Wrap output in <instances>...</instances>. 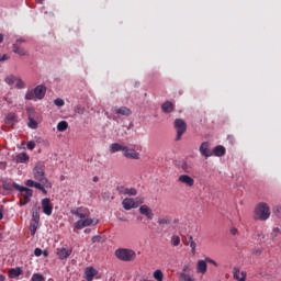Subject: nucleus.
<instances>
[{
    "label": "nucleus",
    "mask_w": 281,
    "mask_h": 281,
    "mask_svg": "<svg viewBox=\"0 0 281 281\" xmlns=\"http://www.w3.org/2000/svg\"><path fill=\"white\" fill-rule=\"evenodd\" d=\"M114 256L122 262H133L137 258V252L128 248H119L115 250Z\"/></svg>",
    "instance_id": "1"
},
{
    "label": "nucleus",
    "mask_w": 281,
    "mask_h": 281,
    "mask_svg": "<svg viewBox=\"0 0 281 281\" xmlns=\"http://www.w3.org/2000/svg\"><path fill=\"white\" fill-rule=\"evenodd\" d=\"M271 216V209L269 204L261 202L255 209L256 221H269Z\"/></svg>",
    "instance_id": "2"
},
{
    "label": "nucleus",
    "mask_w": 281,
    "mask_h": 281,
    "mask_svg": "<svg viewBox=\"0 0 281 281\" xmlns=\"http://www.w3.org/2000/svg\"><path fill=\"white\" fill-rule=\"evenodd\" d=\"M47 93V88L43 85H40L34 88V90H27L25 94V100H43Z\"/></svg>",
    "instance_id": "3"
},
{
    "label": "nucleus",
    "mask_w": 281,
    "mask_h": 281,
    "mask_svg": "<svg viewBox=\"0 0 281 281\" xmlns=\"http://www.w3.org/2000/svg\"><path fill=\"white\" fill-rule=\"evenodd\" d=\"M33 177L35 181H40V183H44L45 188H52V182L45 177V167L37 165L33 169Z\"/></svg>",
    "instance_id": "4"
},
{
    "label": "nucleus",
    "mask_w": 281,
    "mask_h": 281,
    "mask_svg": "<svg viewBox=\"0 0 281 281\" xmlns=\"http://www.w3.org/2000/svg\"><path fill=\"white\" fill-rule=\"evenodd\" d=\"M16 191L21 193V196L23 200H20V205H27L32 201V196L34 194V191L32 189L26 187L16 186Z\"/></svg>",
    "instance_id": "5"
},
{
    "label": "nucleus",
    "mask_w": 281,
    "mask_h": 281,
    "mask_svg": "<svg viewBox=\"0 0 281 281\" xmlns=\"http://www.w3.org/2000/svg\"><path fill=\"white\" fill-rule=\"evenodd\" d=\"M173 126L177 131L176 142H179L181 137H183V133L188 131V124L182 119H176L173 122Z\"/></svg>",
    "instance_id": "6"
},
{
    "label": "nucleus",
    "mask_w": 281,
    "mask_h": 281,
    "mask_svg": "<svg viewBox=\"0 0 281 281\" xmlns=\"http://www.w3.org/2000/svg\"><path fill=\"white\" fill-rule=\"evenodd\" d=\"M99 221L95 218L86 217L79 220L74 224L75 229H85V227H91V225H98Z\"/></svg>",
    "instance_id": "7"
},
{
    "label": "nucleus",
    "mask_w": 281,
    "mask_h": 281,
    "mask_svg": "<svg viewBox=\"0 0 281 281\" xmlns=\"http://www.w3.org/2000/svg\"><path fill=\"white\" fill-rule=\"evenodd\" d=\"M21 43H25V38H18L15 43L13 44V52L14 54H18L19 56H27V50L25 48L21 47Z\"/></svg>",
    "instance_id": "8"
},
{
    "label": "nucleus",
    "mask_w": 281,
    "mask_h": 281,
    "mask_svg": "<svg viewBox=\"0 0 281 281\" xmlns=\"http://www.w3.org/2000/svg\"><path fill=\"white\" fill-rule=\"evenodd\" d=\"M70 214H72L74 216H78V218H81V221H83V218H89L91 213L89 212V209L78 207L77 210H71Z\"/></svg>",
    "instance_id": "9"
},
{
    "label": "nucleus",
    "mask_w": 281,
    "mask_h": 281,
    "mask_svg": "<svg viewBox=\"0 0 281 281\" xmlns=\"http://www.w3.org/2000/svg\"><path fill=\"white\" fill-rule=\"evenodd\" d=\"M42 210L46 216H52V213L54 212V205L52 204V200H49V198L42 200Z\"/></svg>",
    "instance_id": "10"
},
{
    "label": "nucleus",
    "mask_w": 281,
    "mask_h": 281,
    "mask_svg": "<svg viewBox=\"0 0 281 281\" xmlns=\"http://www.w3.org/2000/svg\"><path fill=\"white\" fill-rule=\"evenodd\" d=\"M178 183H182L187 188H193L194 187V178H192L188 175H180L178 177Z\"/></svg>",
    "instance_id": "11"
},
{
    "label": "nucleus",
    "mask_w": 281,
    "mask_h": 281,
    "mask_svg": "<svg viewBox=\"0 0 281 281\" xmlns=\"http://www.w3.org/2000/svg\"><path fill=\"white\" fill-rule=\"evenodd\" d=\"M26 113H27V116H29V128H33V130H36L38 128V122H36V120H34V109L33 108H27L26 109Z\"/></svg>",
    "instance_id": "12"
},
{
    "label": "nucleus",
    "mask_w": 281,
    "mask_h": 281,
    "mask_svg": "<svg viewBox=\"0 0 281 281\" xmlns=\"http://www.w3.org/2000/svg\"><path fill=\"white\" fill-rule=\"evenodd\" d=\"M119 194H124L125 196H136L137 195V189L135 188H126L124 186L116 188Z\"/></svg>",
    "instance_id": "13"
},
{
    "label": "nucleus",
    "mask_w": 281,
    "mask_h": 281,
    "mask_svg": "<svg viewBox=\"0 0 281 281\" xmlns=\"http://www.w3.org/2000/svg\"><path fill=\"white\" fill-rule=\"evenodd\" d=\"M123 157H125V159H139V153L125 146V149H123Z\"/></svg>",
    "instance_id": "14"
},
{
    "label": "nucleus",
    "mask_w": 281,
    "mask_h": 281,
    "mask_svg": "<svg viewBox=\"0 0 281 281\" xmlns=\"http://www.w3.org/2000/svg\"><path fill=\"white\" fill-rule=\"evenodd\" d=\"M71 254H74V249L71 248H57V256L59 260H67Z\"/></svg>",
    "instance_id": "15"
},
{
    "label": "nucleus",
    "mask_w": 281,
    "mask_h": 281,
    "mask_svg": "<svg viewBox=\"0 0 281 281\" xmlns=\"http://www.w3.org/2000/svg\"><path fill=\"white\" fill-rule=\"evenodd\" d=\"M200 154L202 157H212L213 153L212 150L210 149V143L209 142H203L201 145H200Z\"/></svg>",
    "instance_id": "16"
},
{
    "label": "nucleus",
    "mask_w": 281,
    "mask_h": 281,
    "mask_svg": "<svg viewBox=\"0 0 281 281\" xmlns=\"http://www.w3.org/2000/svg\"><path fill=\"white\" fill-rule=\"evenodd\" d=\"M233 278H234V280H237V281H245V280H247V272H245V271L240 272V268L235 267L233 269Z\"/></svg>",
    "instance_id": "17"
},
{
    "label": "nucleus",
    "mask_w": 281,
    "mask_h": 281,
    "mask_svg": "<svg viewBox=\"0 0 281 281\" xmlns=\"http://www.w3.org/2000/svg\"><path fill=\"white\" fill-rule=\"evenodd\" d=\"M196 273H200L201 276H205L207 273V261L201 259L196 262Z\"/></svg>",
    "instance_id": "18"
},
{
    "label": "nucleus",
    "mask_w": 281,
    "mask_h": 281,
    "mask_svg": "<svg viewBox=\"0 0 281 281\" xmlns=\"http://www.w3.org/2000/svg\"><path fill=\"white\" fill-rule=\"evenodd\" d=\"M139 212L143 216H146L148 221H153V216H155V214H153V209L148 207V205H142Z\"/></svg>",
    "instance_id": "19"
},
{
    "label": "nucleus",
    "mask_w": 281,
    "mask_h": 281,
    "mask_svg": "<svg viewBox=\"0 0 281 281\" xmlns=\"http://www.w3.org/2000/svg\"><path fill=\"white\" fill-rule=\"evenodd\" d=\"M97 274H98V270H95V268L93 267H87L85 269V276L87 281H93Z\"/></svg>",
    "instance_id": "20"
},
{
    "label": "nucleus",
    "mask_w": 281,
    "mask_h": 281,
    "mask_svg": "<svg viewBox=\"0 0 281 281\" xmlns=\"http://www.w3.org/2000/svg\"><path fill=\"white\" fill-rule=\"evenodd\" d=\"M122 205L124 210H127V211L137 207V203H135V200L131 198H125L122 202Z\"/></svg>",
    "instance_id": "21"
},
{
    "label": "nucleus",
    "mask_w": 281,
    "mask_h": 281,
    "mask_svg": "<svg viewBox=\"0 0 281 281\" xmlns=\"http://www.w3.org/2000/svg\"><path fill=\"white\" fill-rule=\"evenodd\" d=\"M15 164H27L30 161V156L25 153H20L14 157Z\"/></svg>",
    "instance_id": "22"
},
{
    "label": "nucleus",
    "mask_w": 281,
    "mask_h": 281,
    "mask_svg": "<svg viewBox=\"0 0 281 281\" xmlns=\"http://www.w3.org/2000/svg\"><path fill=\"white\" fill-rule=\"evenodd\" d=\"M116 115H131L133 112L131 111V109L126 108V106H121V108H113L112 110Z\"/></svg>",
    "instance_id": "23"
},
{
    "label": "nucleus",
    "mask_w": 281,
    "mask_h": 281,
    "mask_svg": "<svg viewBox=\"0 0 281 281\" xmlns=\"http://www.w3.org/2000/svg\"><path fill=\"white\" fill-rule=\"evenodd\" d=\"M16 186H21V184L16 183V182H9L8 180L2 181V188L7 192H12V190H16Z\"/></svg>",
    "instance_id": "24"
},
{
    "label": "nucleus",
    "mask_w": 281,
    "mask_h": 281,
    "mask_svg": "<svg viewBox=\"0 0 281 281\" xmlns=\"http://www.w3.org/2000/svg\"><path fill=\"white\" fill-rule=\"evenodd\" d=\"M126 146L121 145L119 143H113L110 145V153L115 154V153H124V149Z\"/></svg>",
    "instance_id": "25"
},
{
    "label": "nucleus",
    "mask_w": 281,
    "mask_h": 281,
    "mask_svg": "<svg viewBox=\"0 0 281 281\" xmlns=\"http://www.w3.org/2000/svg\"><path fill=\"white\" fill-rule=\"evenodd\" d=\"M161 109L162 113H172V111H175V104L170 101H166L162 103Z\"/></svg>",
    "instance_id": "26"
},
{
    "label": "nucleus",
    "mask_w": 281,
    "mask_h": 281,
    "mask_svg": "<svg viewBox=\"0 0 281 281\" xmlns=\"http://www.w3.org/2000/svg\"><path fill=\"white\" fill-rule=\"evenodd\" d=\"M19 276H23V270H21V268L16 267L9 270V278L11 280H13L14 278H19Z\"/></svg>",
    "instance_id": "27"
},
{
    "label": "nucleus",
    "mask_w": 281,
    "mask_h": 281,
    "mask_svg": "<svg viewBox=\"0 0 281 281\" xmlns=\"http://www.w3.org/2000/svg\"><path fill=\"white\" fill-rule=\"evenodd\" d=\"M212 153L215 157H223L226 153V149L224 146L218 145V146L214 147Z\"/></svg>",
    "instance_id": "28"
},
{
    "label": "nucleus",
    "mask_w": 281,
    "mask_h": 281,
    "mask_svg": "<svg viewBox=\"0 0 281 281\" xmlns=\"http://www.w3.org/2000/svg\"><path fill=\"white\" fill-rule=\"evenodd\" d=\"M67 128H69V123H67V121H60L57 124V131H59V133L67 131Z\"/></svg>",
    "instance_id": "29"
},
{
    "label": "nucleus",
    "mask_w": 281,
    "mask_h": 281,
    "mask_svg": "<svg viewBox=\"0 0 281 281\" xmlns=\"http://www.w3.org/2000/svg\"><path fill=\"white\" fill-rule=\"evenodd\" d=\"M32 223H41V213L38 209L32 211Z\"/></svg>",
    "instance_id": "30"
},
{
    "label": "nucleus",
    "mask_w": 281,
    "mask_h": 281,
    "mask_svg": "<svg viewBox=\"0 0 281 281\" xmlns=\"http://www.w3.org/2000/svg\"><path fill=\"white\" fill-rule=\"evenodd\" d=\"M180 278L183 281H196V279H194V276L190 274V272H180Z\"/></svg>",
    "instance_id": "31"
},
{
    "label": "nucleus",
    "mask_w": 281,
    "mask_h": 281,
    "mask_svg": "<svg viewBox=\"0 0 281 281\" xmlns=\"http://www.w3.org/2000/svg\"><path fill=\"white\" fill-rule=\"evenodd\" d=\"M189 246L191 247V252L193 256L196 254V243L192 238V236L189 237Z\"/></svg>",
    "instance_id": "32"
},
{
    "label": "nucleus",
    "mask_w": 281,
    "mask_h": 281,
    "mask_svg": "<svg viewBox=\"0 0 281 281\" xmlns=\"http://www.w3.org/2000/svg\"><path fill=\"white\" fill-rule=\"evenodd\" d=\"M38 222H31L30 224V231H31V236H34L36 234V229H38Z\"/></svg>",
    "instance_id": "33"
},
{
    "label": "nucleus",
    "mask_w": 281,
    "mask_h": 281,
    "mask_svg": "<svg viewBox=\"0 0 281 281\" xmlns=\"http://www.w3.org/2000/svg\"><path fill=\"white\" fill-rule=\"evenodd\" d=\"M181 244V238L177 235L171 237V245L173 247H179V245Z\"/></svg>",
    "instance_id": "34"
},
{
    "label": "nucleus",
    "mask_w": 281,
    "mask_h": 281,
    "mask_svg": "<svg viewBox=\"0 0 281 281\" xmlns=\"http://www.w3.org/2000/svg\"><path fill=\"white\" fill-rule=\"evenodd\" d=\"M154 278L157 281H164V272H161V270H156L154 272Z\"/></svg>",
    "instance_id": "35"
},
{
    "label": "nucleus",
    "mask_w": 281,
    "mask_h": 281,
    "mask_svg": "<svg viewBox=\"0 0 281 281\" xmlns=\"http://www.w3.org/2000/svg\"><path fill=\"white\" fill-rule=\"evenodd\" d=\"M32 281H45V277H43V274H40V273H34L32 276Z\"/></svg>",
    "instance_id": "36"
},
{
    "label": "nucleus",
    "mask_w": 281,
    "mask_h": 281,
    "mask_svg": "<svg viewBox=\"0 0 281 281\" xmlns=\"http://www.w3.org/2000/svg\"><path fill=\"white\" fill-rule=\"evenodd\" d=\"M15 87H16V89H25V82L23 81V80H21V79H16L15 80Z\"/></svg>",
    "instance_id": "37"
},
{
    "label": "nucleus",
    "mask_w": 281,
    "mask_h": 281,
    "mask_svg": "<svg viewBox=\"0 0 281 281\" xmlns=\"http://www.w3.org/2000/svg\"><path fill=\"white\" fill-rule=\"evenodd\" d=\"M16 79H18L16 77L11 75L5 78V82H7V85H14V82H16Z\"/></svg>",
    "instance_id": "38"
},
{
    "label": "nucleus",
    "mask_w": 281,
    "mask_h": 281,
    "mask_svg": "<svg viewBox=\"0 0 281 281\" xmlns=\"http://www.w3.org/2000/svg\"><path fill=\"white\" fill-rule=\"evenodd\" d=\"M158 224L170 225V220H168V217H160V218H158Z\"/></svg>",
    "instance_id": "39"
},
{
    "label": "nucleus",
    "mask_w": 281,
    "mask_h": 281,
    "mask_svg": "<svg viewBox=\"0 0 281 281\" xmlns=\"http://www.w3.org/2000/svg\"><path fill=\"white\" fill-rule=\"evenodd\" d=\"M55 106H65V100L57 98L54 100Z\"/></svg>",
    "instance_id": "40"
},
{
    "label": "nucleus",
    "mask_w": 281,
    "mask_h": 281,
    "mask_svg": "<svg viewBox=\"0 0 281 281\" xmlns=\"http://www.w3.org/2000/svg\"><path fill=\"white\" fill-rule=\"evenodd\" d=\"M75 113H77L78 115H85V108L77 105L75 108Z\"/></svg>",
    "instance_id": "41"
},
{
    "label": "nucleus",
    "mask_w": 281,
    "mask_h": 281,
    "mask_svg": "<svg viewBox=\"0 0 281 281\" xmlns=\"http://www.w3.org/2000/svg\"><path fill=\"white\" fill-rule=\"evenodd\" d=\"M26 147L29 150H34L36 148V143H34V140H30L27 142Z\"/></svg>",
    "instance_id": "42"
},
{
    "label": "nucleus",
    "mask_w": 281,
    "mask_h": 281,
    "mask_svg": "<svg viewBox=\"0 0 281 281\" xmlns=\"http://www.w3.org/2000/svg\"><path fill=\"white\" fill-rule=\"evenodd\" d=\"M190 271H192V267L190 265H184L180 273H190Z\"/></svg>",
    "instance_id": "43"
},
{
    "label": "nucleus",
    "mask_w": 281,
    "mask_h": 281,
    "mask_svg": "<svg viewBox=\"0 0 281 281\" xmlns=\"http://www.w3.org/2000/svg\"><path fill=\"white\" fill-rule=\"evenodd\" d=\"M273 214H276V216L281 218V206H274L273 207Z\"/></svg>",
    "instance_id": "44"
},
{
    "label": "nucleus",
    "mask_w": 281,
    "mask_h": 281,
    "mask_svg": "<svg viewBox=\"0 0 281 281\" xmlns=\"http://www.w3.org/2000/svg\"><path fill=\"white\" fill-rule=\"evenodd\" d=\"M205 262H209L210 265H213L214 267H218V263L214 261V259L206 257Z\"/></svg>",
    "instance_id": "45"
},
{
    "label": "nucleus",
    "mask_w": 281,
    "mask_h": 281,
    "mask_svg": "<svg viewBox=\"0 0 281 281\" xmlns=\"http://www.w3.org/2000/svg\"><path fill=\"white\" fill-rule=\"evenodd\" d=\"M278 234H280V228L279 227H274L272 229V233H271L272 238L278 237Z\"/></svg>",
    "instance_id": "46"
},
{
    "label": "nucleus",
    "mask_w": 281,
    "mask_h": 281,
    "mask_svg": "<svg viewBox=\"0 0 281 281\" xmlns=\"http://www.w3.org/2000/svg\"><path fill=\"white\" fill-rule=\"evenodd\" d=\"M35 183L34 180H26L25 186H27V188H34Z\"/></svg>",
    "instance_id": "47"
},
{
    "label": "nucleus",
    "mask_w": 281,
    "mask_h": 281,
    "mask_svg": "<svg viewBox=\"0 0 281 281\" xmlns=\"http://www.w3.org/2000/svg\"><path fill=\"white\" fill-rule=\"evenodd\" d=\"M43 187H45V184L43 182H35L34 188H36V190H42Z\"/></svg>",
    "instance_id": "48"
},
{
    "label": "nucleus",
    "mask_w": 281,
    "mask_h": 281,
    "mask_svg": "<svg viewBox=\"0 0 281 281\" xmlns=\"http://www.w3.org/2000/svg\"><path fill=\"white\" fill-rule=\"evenodd\" d=\"M34 255L37 257L43 256V250L41 248H35Z\"/></svg>",
    "instance_id": "49"
},
{
    "label": "nucleus",
    "mask_w": 281,
    "mask_h": 281,
    "mask_svg": "<svg viewBox=\"0 0 281 281\" xmlns=\"http://www.w3.org/2000/svg\"><path fill=\"white\" fill-rule=\"evenodd\" d=\"M10 59V56H8V55H2L1 57H0V63H3V60H9Z\"/></svg>",
    "instance_id": "50"
},
{
    "label": "nucleus",
    "mask_w": 281,
    "mask_h": 281,
    "mask_svg": "<svg viewBox=\"0 0 281 281\" xmlns=\"http://www.w3.org/2000/svg\"><path fill=\"white\" fill-rule=\"evenodd\" d=\"M257 236H258L260 243H262V240H265V238H266V236L263 235V233H258Z\"/></svg>",
    "instance_id": "51"
},
{
    "label": "nucleus",
    "mask_w": 281,
    "mask_h": 281,
    "mask_svg": "<svg viewBox=\"0 0 281 281\" xmlns=\"http://www.w3.org/2000/svg\"><path fill=\"white\" fill-rule=\"evenodd\" d=\"M101 237L100 236H93L92 237V243H100Z\"/></svg>",
    "instance_id": "52"
},
{
    "label": "nucleus",
    "mask_w": 281,
    "mask_h": 281,
    "mask_svg": "<svg viewBox=\"0 0 281 281\" xmlns=\"http://www.w3.org/2000/svg\"><path fill=\"white\" fill-rule=\"evenodd\" d=\"M231 234H232L233 236H236V234H238V229H237V228H232V229H231Z\"/></svg>",
    "instance_id": "53"
},
{
    "label": "nucleus",
    "mask_w": 281,
    "mask_h": 281,
    "mask_svg": "<svg viewBox=\"0 0 281 281\" xmlns=\"http://www.w3.org/2000/svg\"><path fill=\"white\" fill-rule=\"evenodd\" d=\"M16 116H14V114H9L8 115V120H10L11 122H13V120L15 119Z\"/></svg>",
    "instance_id": "54"
},
{
    "label": "nucleus",
    "mask_w": 281,
    "mask_h": 281,
    "mask_svg": "<svg viewBox=\"0 0 281 281\" xmlns=\"http://www.w3.org/2000/svg\"><path fill=\"white\" fill-rule=\"evenodd\" d=\"M182 169L184 170V172H190V168H188V166H182Z\"/></svg>",
    "instance_id": "55"
},
{
    "label": "nucleus",
    "mask_w": 281,
    "mask_h": 281,
    "mask_svg": "<svg viewBox=\"0 0 281 281\" xmlns=\"http://www.w3.org/2000/svg\"><path fill=\"white\" fill-rule=\"evenodd\" d=\"M1 170H5V162H0Z\"/></svg>",
    "instance_id": "56"
},
{
    "label": "nucleus",
    "mask_w": 281,
    "mask_h": 281,
    "mask_svg": "<svg viewBox=\"0 0 281 281\" xmlns=\"http://www.w3.org/2000/svg\"><path fill=\"white\" fill-rule=\"evenodd\" d=\"M45 188H47V187H42V189H40V190H41V192H43L44 194H47V190H46Z\"/></svg>",
    "instance_id": "57"
},
{
    "label": "nucleus",
    "mask_w": 281,
    "mask_h": 281,
    "mask_svg": "<svg viewBox=\"0 0 281 281\" xmlns=\"http://www.w3.org/2000/svg\"><path fill=\"white\" fill-rule=\"evenodd\" d=\"M0 281H5V276L0 274Z\"/></svg>",
    "instance_id": "58"
},
{
    "label": "nucleus",
    "mask_w": 281,
    "mask_h": 281,
    "mask_svg": "<svg viewBox=\"0 0 281 281\" xmlns=\"http://www.w3.org/2000/svg\"><path fill=\"white\" fill-rule=\"evenodd\" d=\"M0 43H3V34H0Z\"/></svg>",
    "instance_id": "59"
},
{
    "label": "nucleus",
    "mask_w": 281,
    "mask_h": 281,
    "mask_svg": "<svg viewBox=\"0 0 281 281\" xmlns=\"http://www.w3.org/2000/svg\"><path fill=\"white\" fill-rule=\"evenodd\" d=\"M93 181H94V182H98V181H99L98 176H95V177L93 178Z\"/></svg>",
    "instance_id": "60"
},
{
    "label": "nucleus",
    "mask_w": 281,
    "mask_h": 281,
    "mask_svg": "<svg viewBox=\"0 0 281 281\" xmlns=\"http://www.w3.org/2000/svg\"><path fill=\"white\" fill-rule=\"evenodd\" d=\"M3 220V213L0 212V221Z\"/></svg>",
    "instance_id": "61"
},
{
    "label": "nucleus",
    "mask_w": 281,
    "mask_h": 281,
    "mask_svg": "<svg viewBox=\"0 0 281 281\" xmlns=\"http://www.w3.org/2000/svg\"><path fill=\"white\" fill-rule=\"evenodd\" d=\"M37 1V3H43V1H45V0H36Z\"/></svg>",
    "instance_id": "62"
},
{
    "label": "nucleus",
    "mask_w": 281,
    "mask_h": 281,
    "mask_svg": "<svg viewBox=\"0 0 281 281\" xmlns=\"http://www.w3.org/2000/svg\"><path fill=\"white\" fill-rule=\"evenodd\" d=\"M44 256H47V251H44Z\"/></svg>",
    "instance_id": "63"
}]
</instances>
